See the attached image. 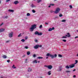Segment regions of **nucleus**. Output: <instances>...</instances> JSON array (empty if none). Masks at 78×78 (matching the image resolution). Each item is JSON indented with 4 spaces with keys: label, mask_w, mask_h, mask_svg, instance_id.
Returning <instances> with one entry per match:
<instances>
[{
    "label": "nucleus",
    "mask_w": 78,
    "mask_h": 78,
    "mask_svg": "<svg viewBox=\"0 0 78 78\" xmlns=\"http://www.w3.org/2000/svg\"><path fill=\"white\" fill-rule=\"evenodd\" d=\"M9 12H14V10H13L9 9Z\"/></svg>",
    "instance_id": "18"
},
{
    "label": "nucleus",
    "mask_w": 78,
    "mask_h": 78,
    "mask_svg": "<svg viewBox=\"0 0 78 78\" xmlns=\"http://www.w3.org/2000/svg\"><path fill=\"white\" fill-rule=\"evenodd\" d=\"M45 24H46V25H48V23H45Z\"/></svg>",
    "instance_id": "48"
},
{
    "label": "nucleus",
    "mask_w": 78,
    "mask_h": 78,
    "mask_svg": "<svg viewBox=\"0 0 78 78\" xmlns=\"http://www.w3.org/2000/svg\"><path fill=\"white\" fill-rule=\"evenodd\" d=\"M10 41H6L5 42V43H8V42H9Z\"/></svg>",
    "instance_id": "38"
},
{
    "label": "nucleus",
    "mask_w": 78,
    "mask_h": 78,
    "mask_svg": "<svg viewBox=\"0 0 78 78\" xmlns=\"http://www.w3.org/2000/svg\"><path fill=\"white\" fill-rule=\"evenodd\" d=\"M42 45H39V44H37L34 47V48L35 49H37L39 47H41Z\"/></svg>",
    "instance_id": "5"
},
{
    "label": "nucleus",
    "mask_w": 78,
    "mask_h": 78,
    "mask_svg": "<svg viewBox=\"0 0 78 78\" xmlns=\"http://www.w3.org/2000/svg\"><path fill=\"white\" fill-rule=\"evenodd\" d=\"M66 73H70V71H66Z\"/></svg>",
    "instance_id": "33"
},
{
    "label": "nucleus",
    "mask_w": 78,
    "mask_h": 78,
    "mask_svg": "<svg viewBox=\"0 0 78 78\" xmlns=\"http://www.w3.org/2000/svg\"><path fill=\"white\" fill-rule=\"evenodd\" d=\"M65 68H66V69H69V68H70V67L69 66H66Z\"/></svg>",
    "instance_id": "21"
},
{
    "label": "nucleus",
    "mask_w": 78,
    "mask_h": 78,
    "mask_svg": "<svg viewBox=\"0 0 78 78\" xmlns=\"http://www.w3.org/2000/svg\"><path fill=\"white\" fill-rule=\"evenodd\" d=\"M62 41L65 42H66V40H62Z\"/></svg>",
    "instance_id": "39"
},
{
    "label": "nucleus",
    "mask_w": 78,
    "mask_h": 78,
    "mask_svg": "<svg viewBox=\"0 0 78 78\" xmlns=\"http://www.w3.org/2000/svg\"><path fill=\"white\" fill-rule=\"evenodd\" d=\"M75 61L76 62V63H75V64H77V63H78V60H76Z\"/></svg>",
    "instance_id": "36"
},
{
    "label": "nucleus",
    "mask_w": 78,
    "mask_h": 78,
    "mask_svg": "<svg viewBox=\"0 0 78 78\" xmlns=\"http://www.w3.org/2000/svg\"><path fill=\"white\" fill-rule=\"evenodd\" d=\"M33 62L34 63H37V60H35V61H34V62Z\"/></svg>",
    "instance_id": "27"
},
{
    "label": "nucleus",
    "mask_w": 78,
    "mask_h": 78,
    "mask_svg": "<svg viewBox=\"0 0 78 78\" xmlns=\"http://www.w3.org/2000/svg\"><path fill=\"white\" fill-rule=\"evenodd\" d=\"M33 58H35L36 57V55L35 54H34L33 55Z\"/></svg>",
    "instance_id": "23"
},
{
    "label": "nucleus",
    "mask_w": 78,
    "mask_h": 78,
    "mask_svg": "<svg viewBox=\"0 0 78 78\" xmlns=\"http://www.w3.org/2000/svg\"><path fill=\"white\" fill-rule=\"evenodd\" d=\"M53 10H51V12H53Z\"/></svg>",
    "instance_id": "49"
},
{
    "label": "nucleus",
    "mask_w": 78,
    "mask_h": 78,
    "mask_svg": "<svg viewBox=\"0 0 78 78\" xmlns=\"http://www.w3.org/2000/svg\"><path fill=\"white\" fill-rule=\"evenodd\" d=\"M55 30V27H53L52 28H50L48 30V31H51L52 30Z\"/></svg>",
    "instance_id": "9"
},
{
    "label": "nucleus",
    "mask_w": 78,
    "mask_h": 78,
    "mask_svg": "<svg viewBox=\"0 0 78 78\" xmlns=\"http://www.w3.org/2000/svg\"><path fill=\"white\" fill-rule=\"evenodd\" d=\"M8 16H6L5 17V18H6V19H7V18H8Z\"/></svg>",
    "instance_id": "46"
},
{
    "label": "nucleus",
    "mask_w": 78,
    "mask_h": 78,
    "mask_svg": "<svg viewBox=\"0 0 78 78\" xmlns=\"http://www.w3.org/2000/svg\"><path fill=\"white\" fill-rule=\"evenodd\" d=\"M32 70V68L30 67L28 68L27 69V72H31Z\"/></svg>",
    "instance_id": "8"
},
{
    "label": "nucleus",
    "mask_w": 78,
    "mask_h": 78,
    "mask_svg": "<svg viewBox=\"0 0 78 78\" xmlns=\"http://www.w3.org/2000/svg\"><path fill=\"white\" fill-rule=\"evenodd\" d=\"M56 18H58V17H56L55 18H54V19H56Z\"/></svg>",
    "instance_id": "54"
},
{
    "label": "nucleus",
    "mask_w": 78,
    "mask_h": 78,
    "mask_svg": "<svg viewBox=\"0 0 78 78\" xmlns=\"http://www.w3.org/2000/svg\"><path fill=\"white\" fill-rule=\"evenodd\" d=\"M48 57H46V59H48Z\"/></svg>",
    "instance_id": "56"
},
{
    "label": "nucleus",
    "mask_w": 78,
    "mask_h": 78,
    "mask_svg": "<svg viewBox=\"0 0 78 78\" xmlns=\"http://www.w3.org/2000/svg\"><path fill=\"white\" fill-rule=\"evenodd\" d=\"M58 69H59V71H61V70H62V66H59Z\"/></svg>",
    "instance_id": "15"
},
{
    "label": "nucleus",
    "mask_w": 78,
    "mask_h": 78,
    "mask_svg": "<svg viewBox=\"0 0 78 78\" xmlns=\"http://www.w3.org/2000/svg\"><path fill=\"white\" fill-rule=\"evenodd\" d=\"M18 3H19L18 1H16L14 2V4L15 5H17Z\"/></svg>",
    "instance_id": "12"
},
{
    "label": "nucleus",
    "mask_w": 78,
    "mask_h": 78,
    "mask_svg": "<svg viewBox=\"0 0 78 78\" xmlns=\"http://www.w3.org/2000/svg\"><path fill=\"white\" fill-rule=\"evenodd\" d=\"M62 15L61 14H60L59 15V17H62Z\"/></svg>",
    "instance_id": "26"
},
{
    "label": "nucleus",
    "mask_w": 78,
    "mask_h": 78,
    "mask_svg": "<svg viewBox=\"0 0 78 78\" xmlns=\"http://www.w3.org/2000/svg\"><path fill=\"white\" fill-rule=\"evenodd\" d=\"M50 5L51 6H54V5H55V4H50Z\"/></svg>",
    "instance_id": "37"
},
{
    "label": "nucleus",
    "mask_w": 78,
    "mask_h": 78,
    "mask_svg": "<svg viewBox=\"0 0 78 78\" xmlns=\"http://www.w3.org/2000/svg\"><path fill=\"white\" fill-rule=\"evenodd\" d=\"M35 28H36V24H34L31 26V27L30 29V31L33 32L34 29H35Z\"/></svg>",
    "instance_id": "1"
},
{
    "label": "nucleus",
    "mask_w": 78,
    "mask_h": 78,
    "mask_svg": "<svg viewBox=\"0 0 78 78\" xmlns=\"http://www.w3.org/2000/svg\"><path fill=\"white\" fill-rule=\"evenodd\" d=\"M34 6H32V7L33 8V7H34Z\"/></svg>",
    "instance_id": "61"
},
{
    "label": "nucleus",
    "mask_w": 78,
    "mask_h": 78,
    "mask_svg": "<svg viewBox=\"0 0 78 78\" xmlns=\"http://www.w3.org/2000/svg\"><path fill=\"white\" fill-rule=\"evenodd\" d=\"M4 31H5V29H0V33H1V32H3Z\"/></svg>",
    "instance_id": "13"
},
{
    "label": "nucleus",
    "mask_w": 78,
    "mask_h": 78,
    "mask_svg": "<svg viewBox=\"0 0 78 78\" xmlns=\"http://www.w3.org/2000/svg\"><path fill=\"white\" fill-rule=\"evenodd\" d=\"M40 78H42V77H40Z\"/></svg>",
    "instance_id": "59"
},
{
    "label": "nucleus",
    "mask_w": 78,
    "mask_h": 78,
    "mask_svg": "<svg viewBox=\"0 0 78 78\" xmlns=\"http://www.w3.org/2000/svg\"><path fill=\"white\" fill-rule=\"evenodd\" d=\"M37 3H40L41 2V0H38L37 1Z\"/></svg>",
    "instance_id": "30"
},
{
    "label": "nucleus",
    "mask_w": 78,
    "mask_h": 78,
    "mask_svg": "<svg viewBox=\"0 0 78 78\" xmlns=\"http://www.w3.org/2000/svg\"><path fill=\"white\" fill-rule=\"evenodd\" d=\"M57 56V54H55L54 55V57H56Z\"/></svg>",
    "instance_id": "41"
},
{
    "label": "nucleus",
    "mask_w": 78,
    "mask_h": 78,
    "mask_svg": "<svg viewBox=\"0 0 78 78\" xmlns=\"http://www.w3.org/2000/svg\"><path fill=\"white\" fill-rule=\"evenodd\" d=\"M78 38V36H76L75 37V39H76V38Z\"/></svg>",
    "instance_id": "51"
},
{
    "label": "nucleus",
    "mask_w": 78,
    "mask_h": 78,
    "mask_svg": "<svg viewBox=\"0 0 78 78\" xmlns=\"http://www.w3.org/2000/svg\"><path fill=\"white\" fill-rule=\"evenodd\" d=\"M32 12H33V13H35L36 12V11L34 10L33 9L32 10Z\"/></svg>",
    "instance_id": "28"
},
{
    "label": "nucleus",
    "mask_w": 78,
    "mask_h": 78,
    "mask_svg": "<svg viewBox=\"0 0 78 78\" xmlns=\"http://www.w3.org/2000/svg\"><path fill=\"white\" fill-rule=\"evenodd\" d=\"M77 56H78V53L77 54Z\"/></svg>",
    "instance_id": "58"
},
{
    "label": "nucleus",
    "mask_w": 78,
    "mask_h": 78,
    "mask_svg": "<svg viewBox=\"0 0 78 78\" xmlns=\"http://www.w3.org/2000/svg\"><path fill=\"white\" fill-rule=\"evenodd\" d=\"M26 39H27V38H26Z\"/></svg>",
    "instance_id": "63"
},
{
    "label": "nucleus",
    "mask_w": 78,
    "mask_h": 78,
    "mask_svg": "<svg viewBox=\"0 0 78 78\" xmlns=\"http://www.w3.org/2000/svg\"><path fill=\"white\" fill-rule=\"evenodd\" d=\"M65 36H67V37H70V34L69 33H68L67 34V35H66Z\"/></svg>",
    "instance_id": "11"
},
{
    "label": "nucleus",
    "mask_w": 78,
    "mask_h": 78,
    "mask_svg": "<svg viewBox=\"0 0 78 78\" xmlns=\"http://www.w3.org/2000/svg\"><path fill=\"white\" fill-rule=\"evenodd\" d=\"M39 28H42V25H41L39 27Z\"/></svg>",
    "instance_id": "34"
},
{
    "label": "nucleus",
    "mask_w": 78,
    "mask_h": 78,
    "mask_svg": "<svg viewBox=\"0 0 78 78\" xmlns=\"http://www.w3.org/2000/svg\"><path fill=\"white\" fill-rule=\"evenodd\" d=\"M9 37H12L13 36V32H11L9 34Z\"/></svg>",
    "instance_id": "7"
},
{
    "label": "nucleus",
    "mask_w": 78,
    "mask_h": 78,
    "mask_svg": "<svg viewBox=\"0 0 78 78\" xmlns=\"http://www.w3.org/2000/svg\"><path fill=\"white\" fill-rule=\"evenodd\" d=\"M34 41L35 42H37V40H35Z\"/></svg>",
    "instance_id": "43"
},
{
    "label": "nucleus",
    "mask_w": 78,
    "mask_h": 78,
    "mask_svg": "<svg viewBox=\"0 0 78 78\" xmlns=\"http://www.w3.org/2000/svg\"><path fill=\"white\" fill-rule=\"evenodd\" d=\"M51 71H48V75H51Z\"/></svg>",
    "instance_id": "16"
},
{
    "label": "nucleus",
    "mask_w": 78,
    "mask_h": 78,
    "mask_svg": "<svg viewBox=\"0 0 78 78\" xmlns=\"http://www.w3.org/2000/svg\"><path fill=\"white\" fill-rule=\"evenodd\" d=\"M0 78H3V76H0Z\"/></svg>",
    "instance_id": "44"
},
{
    "label": "nucleus",
    "mask_w": 78,
    "mask_h": 78,
    "mask_svg": "<svg viewBox=\"0 0 78 78\" xmlns=\"http://www.w3.org/2000/svg\"><path fill=\"white\" fill-rule=\"evenodd\" d=\"M46 56H50V57H51V58H53L55 57V56L53 55H51L50 53H48L46 55Z\"/></svg>",
    "instance_id": "4"
},
{
    "label": "nucleus",
    "mask_w": 78,
    "mask_h": 78,
    "mask_svg": "<svg viewBox=\"0 0 78 78\" xmlns=\"http://www.w3.org/2000/svg\"><path fill=\"white\" fill-rule=\"evenodd\" d=\"M25 40H24V39H23L21 40V41L22 42H25Z\"/></svg>",
    "instance_id": "32"
},
{
    "label": "nucleus",
    "mask_w": 78,
    "mask_h": 78,
    "mask_svg": "<svg viewBox=\"0 0 78 78\" xmlns=\"http://www.w3.org/2000/svg\"><path fill=\"white\" fill-rule=\"evenodd\" d=\"M62 55H61L60 54L58 55V57H59V58H61V57H62Z\"/></svg>",
    "instance_id": "22"
},
{
    "label": "nucleus",
    "mask_w": 78,
    "mask_h": 78,
    "mask_svg": "<svg viewBox=\"0 0 78 78\" xmlns=\"http://www.w3.org/2000/svg\"><path fill=\"white\" fill-rule=\"evenodd\" d=\"M37 59H43V57H38Z\"/></svg>",
    "instance_id": "19"
},
{
    "label": "nucleus",
    "mask_w": 78,
    "mask_h": 78,
    "mask_svg": "<svg viewBox=\"0 0 78 78\" xmlns=\"http://www.w3.org/2000/svg\"><path fill=\"white\" fill-rule=\"evenodd\" d=\"M3 58H4V59H6L7 58V56L6 55H3L2 56Z\"/></svg>",
    "instance_id": "14"
},
{
    "label": "nucleus",
    "mask_w": 78,
    "mask_h": 78,
    "mask_svg": "<svg viewBox=\"0 0 78 78\" xmlns=\"http://www.w3.org/2000/svg\"><path fill=\"white\" fill-rule=\"evenodd\" d=\"M27 16H30V13H28L27 14Z\"/></svg>",
    "instance_id": "29"
},
{
    "label": "nucleus",
    "mask_w": 78,
    "mask_h": 78,
    "mask_svg": "<svg viewBox=\"0 0 78 78\" xmlns=\"http://www.w3.org/2000/svg\"><path fill=\"white\" fill-rule=\"evenodd\" d=\"M7 62H10V60H7Z\"/></svg>",
    "instance_id": "42"
},
{
    "label": "nucleus",
    "mask_w": 78,
    "mask_h": 78,
    "mask_svg": "<svg viewBox=\"0 0 78 78\" xmlns=\"http://www.w3.org/2000/svg\"><path fill=\"white\" fill-rule=\"evenodd\" d=\"M66 20H63L62 21V22H65Z\"/></svg>",
    "instance_id": "31"
},
{
    "label": "nucleus",
    "mask_w": 78,
    "mask_h": 78,
    "mask_svg": "<svg viewBox=\"0 0 78 78\" xmlns=\"http://www.w3.org/2000/svg\"><path fill=\"white\" fill-rule=\"evenodd\" d=\"M57 0H54V1H56Z\"/></svg>",
    "instance_id": "60"
},
{
    "label": "nucleus",
    "mask_w": 78,
    "mask_h": 78,
    "mask_svg": "<svg viewBox=\"0 0 78 78\" xmlns=\"http://www.w3.org/2000/svg\"><path fill=\"white\" fill-rule=\"evenodd\" d=\"M25 55H24L23 56V58H24V57H25Z\"/></svg>",
    "instance_id": "50"
},
{
    "label": "nucleus",
    "mask_w": 78,
    "mask_h": 78,
    "mask_svg": "<svg viewBox=\"0 0 78 78\" xmlns=\"http://www.w3.org/2000/svg\"><path fill=\"white\" fill-rule=\"evenodd\" d=\"M15 65H13V66L12 67V68H13V69H16V67H14Z\"/></svg>",
    "instance_id": "20"
},
{
    "label": "nucleus",
    "mask_w": 78,
    "mask_h": 78,
    "mask_svg": "<svg viewBox=\"0 0 78 78\" xmlns=\"http://www.w3.org/2000/svg\"><path fill=\"white\" fill-rule=\"evenodd\" d=\"M22 34H20L18 36V37H20L21 36H22V35H21Z\"/></svg>",
    "instance_id": "24"
},
{
    "label": "nucleus",
    "mask_w": 78,
    "mask_h": 78,
    "mask_svg": "<svg viewBox=\"0 0 78 78\" xmlns=\"http://www.w3.org/2000/svg\"><path fill=\"white\" fill-rule=\"evenodd\" d=\"M60 11V9L59 8H57L56 9V10L54 12L55 14H58L59 13V12Z\"/></svg>",
    "instance_id": "6"
},
{
    "label": "nucleus",
    "mask_w": 78,
    "mask_h": 78,
    "mask_svg": "<svg viewBox=\"0 0 78 78\" xmlns=\"http://www.w3.org/2000/svg\"><path fill=\"white\" fill-rule=\"evenodd\" d=\"M34 34L35 35H38V36H41L42 35V33L41 32L39 33L38 31H36L34 33Z\"/></svg>",
    "instance_id": "2"
},
{
    "label": "nucleus",
    "mask_w": 78,
    "mask_h": 78,
    "mask_svg": "<svg viewBox=\"0 0 78 78\" xmlns=\"http://www.w3.org/2000/svg\"><path fill=\"white\" fill-rule=\"evenodd\" d=\"M73 78H75V77H76V75H74L73 76Z\"/></svg>",
    "instance_id": "47"
},
{
    "label": "nucleus",
    "mask_w": 78,
    "mask_h": 78,
    "mask_svg": "<svg viewBox=\"0 0 78 78\" xmlns=\"http://www.w3.org/2000/svg\"><path fill=\"white\" fill-rule=\"evenodd\" d=\"M77 31L78 32V30H77Z\"/></svg>",
    "instance_id": "64"
},
{
    "label": "nucleus",
    "mask_w": 78,
    "mask_h": 78,
    "mask_svg": "<svg viewBox=\"0 0 78 78\" xmlns=\"http://www.w3.org/2000/svg\"><path fill=\"white\" fill-rule=\"evenodd\" d=\"M38 62H39H39H40V61H38Z\"/></svg>",
    "instance_id": "62"
},
{
    "label": "nucleus",
    "mask_w": 78,
    "mask_h": 78,
    "mask_svg": "<svg viewBox=\"0 0 78 78\" xmlns=\"http://www.w3.org/2000/svg\"><path fill=\"white\" fill-rule=\"evenodd\" d=\"M44 66V67L48 68V69H51L53 68V66L51 65H49L48 66L45 65Z\"/></svg>",
    "instance_id": "3"
},
{
    "label": "nucleus",
    "mask_w": 78,
    "mask_h": 78,
    "mask_svg": "<svg viewBox=\"0 0 78 78\" xmlns=\"http://www.w3.org/2000/svg\"><path fill=\"white\" fill-rule=\"evenodd\" d=\"M69 6L70 9H72V8H73V7H72V5H70Z\"/></svg>",
    "instance_id": "35"
},
{
    "label": "nucleus",
    "mask_w": 78,
    "mask_h": 78,
    "mask_svg": "<svg viewBox=\"0 0 78 78\" xmlns=\"http://www.w3.org/2000/svg\"><path fill=\"white\" fill-rule=\"evenodd\" d=\"M75 66V64H73L71 65H69V68H72V67H73Z\"/></svg>",
    "instance_id": "10"
},
{
    "label": "nucleus",
    "mask_w": 78,
    "mask_h": 78,
    "mask_svg": "<svg viewBox=\"0 0 78 78\" xmlns=\"http://www.w3.org/2000/svg\"><path fill=\"white\" fill-rule=\"evenodd\" d=\"M9 1H10V0H6V2H8Z\"/></svg>",
    "instance_id": "45"
},
{
    "label": "nucleus",
    "mask_w": 78,
    "mask_h": 78,
    "mask_svg": "<svg viewBox=\"0 0 78 78\" xmlns=\"http://www.w3.org/2000/svg\"><path fill=\"white\" fill-rule=\"evenodd\" d=\"M3 23H2L1 24V25H0V26H2V25H3Z\"/></svg>",
    "instance_id": "53"
},
{
    "label": "nucleus",
    "mask_w": 78,
    "mask_h": 78,
    "mask_svg": "<svg viewBox=\"0 0 78 78\" xmlns=\"http://www.w3.org/2000/svg\"><path fill=\"white\" fill-rule=\"evenodd\" d=\"M27 60H28V59H26L25 61H27Z\"/></svg>",
    "instance_id": "57"
},
{
    "label": "nucleus",
    "mask_w": 78,
    "mask_h": 78,
    "mask_svg": "<svg viewBox=\"0 0 78 78\" xmlns=\"http://www.w3.org/2000/svg\"><path fill=\"white\" fill-rule=\"evenodd\" d=\"M62 38H64L65 39H66V38H67V37H66V36H63V37H62Z\"/></svg>",
    "instance_id": "25"
},
{
    "label": "nucleus",
    "mask_w": 78,
    "mask_h": 78,
    "mask_svg": "<svg viewBox=\"0 0 78 78\" xmlns=\"http://www.w3.org/2000/svg\"><path fill=\"white\" fill-rule=\"evenodd\" d=\"M25 48L26 49H28V46H25Z\"/></svg>",
    "instance_id": "40"
},
{
    "label": "nucleus",
    "mask_w": 78,
    "mask_h": 78,
    "mask_svg": "<svg viewBox=\"0 0 78 78\" xmlns=\"http://www.w3.org/2000/svg\"><path fill=\"white\" fill-rule=\"evenodd\" d=\"M27 55H30V51H27Z\"/></svg>",
    "instance_id": "17"
},
{
    "label": "nucleus",
    "mask_w": 78,
    "mask_h": 78,
    "mask_svg": "<svg viewBox=\"0 0 78 78\" xmlns=\"http://www.w3.org/2000/svg\"><path fill=\"white\" fill-rule=\"evenodd\" d=\"M74 71H76V69H74L73 70V72H74Z\"/></svg>",
    "instance_id": "52"
},
{
    "label": "nucleus",
    "mask_w": 78,
    "mask_h": 78,
    "mask_svg": "<svg viewBox=\"0 0 78 78\" xmlns=\"http://www.w3.org/2000/svg\"><path fill=\"white\" fill-rule=\"evenodd\" d=\"M48 7L49 8H50V7H51V5H50H50H49Z\"/></svg>",
    "instance_id": "55"
}]
</instances>
